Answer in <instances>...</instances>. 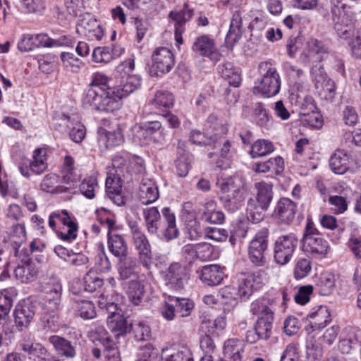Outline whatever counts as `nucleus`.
Masks as SVG:
<instances>
[{
	"label": "nucleus",
	"mask_w": 361,
	"mask_h": 361,
	"mask_svg": "<svg viewBox=\"0 0 361 361\" xmlns=\"http://www.w3.org/2000/svg\"><path fill=\"white\" fill-rule=\"evenodd\" d=\"M82 104L86 109L111 113L120 109L121 102L112 96L111 90L95 88L85 92Z\"/></svg>",
	"instance_id": "f257e3e1"
},
{
	"label": "nucleus",
	"mask_w": 361,
	"mask_h": 361,
	"mask_svg": "<svg viewBox=\"0 0 361 361\" xmlns=\"http://www.w3.org/2000/svg\"><path fill=\"white\" fill-rule=\"evenodd\" d=\"M262 73V78L255 83L253 87V92L267 97L276 95L280 90L281 79L276 69L271 63L267 61L261 62L259 65Z\"/></svg>",
	"instance_id": "f03ea898"
},
{
	"label": "nucleus",
	"mask_w": 361,
	"mask_h": 361,
	"mask_svg": "<svg viewBox=\"0 0 361 361\" xmlns=\"http://www.w3.org/2000/svg\"><path fill=\"white\" fill-rule=\"evenodd\" d=\"M130 228L133 244L137 252L138 262L147 270H150L153 264L151 245L137 224H130Z\"/></svg>",
	"instance_id": "7ed1b4c3"
},
{
	"label": "nucleus",
	"mask_w": 361,
	"mask_h": 361,
	"mask_svg": "<svg viewBox=\"0 0 361 361\" xmlns=\"http://www.w3.org/2000/svg\"><path fill=\"white\" fill-rule=\"evenodd\" d=\"M48 168L47 151L45 148H37L33 152L32 159H20L18 169L23 176L30 178L32 175H41Z\"/></svg>",
	"instance_id": "20e7f679"
},
{
	"label": "nucleus",
	"mask_w": 361,
	"mask_h": 361,
	"mask_svg": "<svg viewBox=\"0 0 361 361\" xmlns=\"http://www.w3.org/2000/svg\"><path fill=\"white\" fill-rule=\"evenodd\" d=\"M298 239L293 233L279 236L274 243V259L280 265L288 264L298 246Z\"/></svg>",
	"instance_id": "39448f33"
},
{
	"label": "nucleus",
	"mask_w": 361,
	"mask_h": 361,
	"mask_svg": "<svg viewBox=\"0 0 361 361\" xmlns=\"http://www.w3.org/2000/svg\"><path fill=\"white\" fill-rule=\"evenodd\" d=\"M302 242L304 251L318 255H326L329 247L328 242L321 237L310 219L307 220Z\"/></svg>",
	"instance_id": "423d86ee"
},
{
	"label": "nucleus",
	"mask_w": 361,
	"mask_h": 361,
	"mask_svg": "<svg viewBox=\"0 0 361 361\" xmlns=\"http://www.w3.org/2000/svg\"><path fill=\"white\" fill-rule=\"evenodd\" d=\"M268 237L269 230L263 228L255 234L250 243L249 258L256 266L261 267L265 264L264 252L268 247Z\"/></svg>",
	"instance_id": "0eeeda50"
},
{
	"label": "nucleus",
	"mask_w": 361,
	"mask_h": 361,
	"mask_svg": "<svg viewBox=\"0 0 361 361\" xmlns=\"http://www.w3.org/2000/svg\"><path fill=\"white\" fill-rule=\"evenodd\" d=\"M312 80L318 93L326 99H332L335 96L334 82L329 78L322 66L316 64L312 68Z\"/></svg>",
	"instance_id": "6e6552de"
},
{
	"label": "nucleus",
	"mask_w": 361,
	"mask_h": 361,
	"mask_svg": "<svg viewBox=\"0 0 361 361\" xmlns=\"http://www.w3.org/2000/svg\"><path fill=\"white\" fill-rule=\"evenodd\" d=\"M42 288L45 307L50 312L57 310L60 307L62 293L60 280L55 277L49 278L42 283Z\"/></svg>",
	"instance_id": "1a4fd4ad"
},
{
	"label": "nucleus",
	"mask_w": 361,
	"mask_h": 361,
	"mask_svg": "<svg viewBox=\"0 0 361 361\" xmlns=\"http://www.w3.org/2000/svg\"><path fill=\"white\" fill-rule=\"evenodd\" d=\"M161 124L159 121H152L144 124H136L133 128L135 141L140 145H149L159 140L161 135Z\"/></svg>",
	"instance_id": "9d476101"
},
{
	"label": "nucleus",
	"mask_w": 361,
	"mask_h": 361,
	"mask_svg": "<svg viewBox=\"0 0 361 361\" xmlns=\"http://www.w3.org/2000/svg\"><path fill=\"white\" fill-rule=\"evenodd\" d=\"M152 65L151 72L154 75L164 74L171 71L174 66V56L167 47H160L155 49L152 54Z\"/></svg>",
	"instance_id": "9b49d317"
},
{
	"label": "nucleus",
	"mask_w": 361,
	"mask_h": 361,
	"mask_svg": "<svg viewBox=\"0 0 361 361\" xmlns=\"http://www.w3.org/2000/svg\"><path fill=\"white\" fill-rule=\"evenodd\" d=\"M19 348L35 361H60L56 357L51 355L41 343L35 342L30 338H24L19 343Z\"/></svg>",
	"instance_id": "f8f14e48"
},
{
	"label": "nucleus",
	"mask_w": 361,
	"mask_h": 361,
	"mask_svg": "<svg viewBox=\"0 0 361 361\" xmlns=\"http://www.w3.org/2000/svg\"><path fill=\"white\" fill-rule=\"evenodd\" d=\"M188 279L186 267L178 262L171 264L165 275L166 285L175 290H182Z\"/></svg>",
	"instance_id": "ddd939ff"
},
{
	"label": "nucleus",
	"mask_w": 361,
	"mask_h": 361,
	"mask_svg": "<svg viewBox=\"0 0 361 361\" xmlns=\"http://www.w3.org/2000/svg\"><path fill=\"white\" fill-rule=\"evenodd\" d=\"M77 32L91 40H100L104 30L99 23L89 13L82 16L77 24Z\"/></svg>",
	"instance_id": "4468645a"
},
{
	"label": "nucleus",
	"mask_w": 361,
	"mask_h": 361,
	"mask_svg": "<svg viewBox=\"0 0 361 361\" xmlns=\"http://www.w3.org/2000/svg\"><path fill=\"white\" fill-rule=\"evenodd\" d=\"M273 315L268 314L267 317H259L255 327L247 331L246 339L250 343H255L258 340H267L270 338L272 329Z\"/></svg>",
	"instance_id": "2eb2a0df"
},
{
	"label": "nucleus",
	"mask_w": 361,
	"mask_h": 361,
	"mask_svg": "<svg viewBox=\"0 0 361 361\" xmlns=\"http://www.w3.org/2000/svg\"><path fill=\"white\" fill-rule=\"evenodd\" d=\"M330 6L332 18L335 22V27L338 36L345 39L350 38L353 34L350 33L351 27L346 26L347 28H343L341 26L343 22V18L345 15L346 5L341 0H330Z\"/></svg>",
	"instance_id": "dca6fc26"
},
{
	"label": "nucleus",
	"mask_w": 361,
	"mask_h": 361,
	"mask_svg": "<svg viewBox=\"0 0 361 361\" xmlns=\"http://www.w3.org/2000/svg\"><path fill=\"white\" fill-rule=\"evenodd\" d=\"M35 311L34 306L29 302H19L14 311V322L18 331L28 327L32 321Z\"/></svg>",
	"instance_id": "f3484780"
},
{
	"label": "nucleus",
	"mask_w": 361,
	"mask_h": 361,
	"mask_svg": "<svg viewBox=\"0 0 361 361\" xmlns=\"http://www.w3.org/2000/svg\"><path fill=\"white\" fill-rule=\"evenodd\" d=\"M309 324L305 327L307 334L321 329L331 322V315L326 307H320L317 311L310 313L307 317Z\"/></svg>",
	"instance_id": "a211bd4d"
},
{
	"label": "nucleus",
	"mask_w": 361,
	"mask_h": 361,
	"mask_svg": "<svg viewBox=\"0 0 361 361\" xmlns=\"http://www.w3.org/2000/svg\"><path fill=\"white\" fill-rule=\"evenodd\" d=\"M48 341L58 355L68 359H73L76 357L75 345L71 341L58 335L49 336Z\"/></svg>",
	"instance_id": "6ab92c4d"
},
{
	"label": "nucleus",
	"mask_w": 361,
	"mask_h": 361,
	"mask_svg": "<svg viewBox=\"0 0 361 361\" xmlns=\"http://www.w3.org/2000/svg\"><path fill=\"white\" fill-rule=\"evenodd\" d=\"M274 213L281 222L289 224L295 218L296 204L289 198H281L277 202Z\"/></svg>",
	"instance_id": "aec40b11"
},
{
	"label": "nucleus",
	"mask_w": 361,
	"mask_h": 361,
	"mask_svg": "<svg viewBox=\"0 0 361 361\" xmlns=\"http://www.w3.org/2000/svg\"><path fill=\"white\" fill-rule=\"evenodd\" d=\"M138 195L143 204L155 202L159 196L155 182L152 179L143 178L140 183Z\"/></svg>",
	"instance_id": "412c9836"
},
{
	"label": "nucleus",
	"mask_w": 361,
	"mask_h": 361,
	"mask_svg": "<svg viewBox=\"0 0 361 361\" xmlns=\"http://www.w3.org/2000/svg\"><path fill=\"white\" fill-rule=\"evenodd\" d=\"M107 326L110 331L118 340L121 336H126L130 331L131 323L122 314H114L107 318Z\"/></svg>",
	"instance_id": "4be33fe9"
},
{
	"label": "nucleus",
	"mask_w": 361,
	"mask_h": 361,
	"mask_svg": "<svg viewBox=\"0 0 361 361\" xmlns=\"http://www.w3.org/2000/svg\"><path fill=\"white\" fill-rule=\"evenodd\" d=\"M219 188L218 194L220 197L242 190L243 181L238 176L218 178L216 183Z\"/></svg>",
	"instance_id": "5701e85b"
},
{
	"label": "nucleus",
	"mask_w": 361,
	"mask_h": 361,
	"mask_svg": "<svg viewBox=\"0 0 361 361\" xmlns=\"http://www.w3.org/2000/svg\"><path fill=\"white\" fill-rule=\"evenodd\" d=\"M224 272L218 264H209L202 268L200 280L209 286H218L224 279Z\"/></svg>",
	"instance_id": "b1692460"
},
{
	"label": "nucleus",
	"mask_w": 361,
	"mask_h": 361,
	"mask_svg": "<svg viewBox=\"0 0 361 361\" xmlns=\"http://www.w3.org/2000/svg\"><path fill=\"white\" fill-rule=\"evenodd\" d=\"M140 86V78L134 75H129L123 84H121L112 90L111 94L121 102L122 98L128 97Z\"/></svg>",
	"instance_id": "393cba45"
},
{
	"label": "nucleus",
	"mask_w": 361,
	"mask_h": 361,
	"mask_svg": "<svg viewBox=\"0 0 361 361\" xmlns=\"http://www.w3.org/2000/svg\"><path fill=\"white\" fill-rule=\"evenodd\" d=\"M306 101L308 102L309 111L306 110L305 104L300 107L301 120L307 126L318 128L322 126V121L319 114L316 111L317 107L314 104V100L312 97H308Z\"/></svg>",
	"instance_id": "a878e982"
},
{
	"label": "nucleus",
	"mask_w": 361,
	"mask_h": 361,
	"mask_svg": "<svg viewBox=\"0 0 361 361\" xmlns=\"http://www.w3.org/2000/svg\"><path fill=\"white\" fill-rule=\"evenodd\" d=\"M259 288L255 274H242L238 278V294L241 298H248Z\"/></svg>",
	"instance_id": "bb28decb"
},
{
	"label": "nucleus",
	"mask_w": 361,
	"mask_h": 361,
	"mask_svg": "<svg viewBox=\"0 0 361 361\" xmlns=\"http://www.w3.org/2000/svg\"><path fill=\"white\" fill-rule=\"evenodd\" d=\"M192 50L200 56L212 57L216 54L217 49L213 39L207 35H202L194 42Z\"/></svg>",
	"instance_id": "cd10ccee"
},
{
	"label": "nucleus",
	"mask_w": 361,
	"mask_h": 361,
	"mask_svg": "<svg viewBox=\"0 0 361 361\" xmlns=\"http://www.w3.org/2000/svg\"><path fill=\"white\" fill-rule=\"evenodd\" d=\"M349 157L343 149H337L329 159L331 170L336 174H344L349 169Z\"/></svg>",
	"instance_id": "c85d7f7f"
},
{
	"label": "nucleus",
	"mask_w": 361,
	"mask_h": 361,
	"mask_svg": "<svg viewBox=\"0 0 361 361\" xmlns=\"http://www.w3.org/2000/svg\"><path fill=\"white\" fill-rule=\"evenodd\" d=\"M109 250L118 259L128 256V246L124 238L118 234L108 232Z\"/></svg>",
	"instance_id": "c756f323"
},
{
	"label": "nucleus",
	"mask_w": 361,
	"mask_h": 361,
	"mask_svg": "<svg viewBox=\"0 0 361 361\" xmlns=\"http://www.w3.org/2000/svg\"><path fill=\"white\" fill-rule=\"evenodd\" d=\"M98 141L101 145L108 149L122 144L124 142V137L119 128L114 131L101 129L99 130Z\"/></svg>",
	"instance_id": "7c9ffc66"
},
{
	"label": "nucleus",
	"mask_w": 361,
	"mask_h": 361,
	"mask_svg": "<svg viewBox=\"0 0 361 361\" xmlns=\"http://www.w3.org/2000/svg\"><path fill=\"white\" fill-rule=\"evenodd\" d=\"M256 190V196L254 200L263 206L269 208L273 200V185L271 183L261 181L255 184Z\"/></svg>",
	"instance_id": "2f4dec72"
},
{
	"label": "nucleus",
	"mask_w": 361,
	"mask_h": 361,
	"mask_svg": "<svg viewBox=\"0 0 361 361\" xmlns=\"http://www.w3.org/2000/svg\"><path fill=\"white\" fill-rule=\"evenodd\" d=\"M38 270L34 262L27 259L23 264L18 265L14 270V274L17 279L22 283H28L34 281L37 278Z\"/></svg>",
	"instance_id": "473e14b6"
},
{
	"label": "nucleus",
	"mask_w": 361,
	"mask_h": 361,
	"mask_svg": "<svg viewBox=\"0 0 361 361\" xmlns=\"http://www.w3.org/2000/svg\"><path fill=\"white\" fill-rule=\"evenodd\" d=\"M242 32V17L238 11L233 14L230 28L226 37V43L229 47H233L241 37Z\"/></svg>",
	"instance_id": "72a5a7b5"
},
{
	"label": "nucleus",
	"mask_w": 361,
	"mask_h": 361,
	"mask_svg": "<svg viewBox=\"0 0 361 361\" xmlns=\"http://www.w3.org/2000/svg\"><path fill=\"white\" fill-rule=\"evenodd\" d=\"M268 209L267 207L254 200V198L250 197L247 202L246 207V216L248 221L258 224L261 222L264 216L265 212Z\"/></svg>",
	"instance_id": "f704fd0d"
},
{
	"label": "nucleus",
	"mask_w": 361,
	"mask_h": 361,
	"mask_svg": "<svg viewBox=\"0 0 361 361\" xmlns=\"http://www.w3.org/2000/svg\"><path fill=\"white\" fill-rule=\"evenodd\" d=\"M145 226L149 234H157L160 227L161 215L157 208L152 207L143 210Z\"/></svg>",
	"instance_id": "c9c22d12"
},
{
	"label": "nucleus",
	"mask_w": 361,
	"mask_h": 361,
	"mask_svg": "<svg viewBox=\"0 0 361 361\" xmlns=\"http://www.w3.org/2000/svg\"><path fill=\"white\" fill-rule=\"evenodd\" d=\"M216 202L209 201L204 205L202 219L211 224H222L224 221V214L221 210L216 209Z\"/></svg>",
	"instance_id": "e433bc0d"
},
{
	"label": "nucleus",
	"mask_w": 361,
	"mask_h": 361,
	"mask_svg": "<svg viewBox=\"0 0 361 361\" xmlns=\"http://www.w3.org/2000/svg\"><path fill=\"white\" fill-rule=\"evenodd\" d=\"M243 343L238 339H228L224 343V353L233 361H240L243 352Z\"/></svg>",
	"instance_id": "4c0bfd02"
},
{
	"label": "nucleus",
	"mask_w": 361,
	"mask_h": 361,
	"mask_svg": "<svg viewBox=\"0 0 361 361\" xmlns=\"http://www.w3.org/2000/svg\"><path fill=\"white\" fill-rule=\"evenodd\" d=\"M161 212L166 223L164 236L168 240L176 238L178 236L179 231L176 227L175 214L169 207H164Z\"/></svg>",
	"instance_id": "58836bf2"
},
{
	"label": "nucleus",
	"mask_w": 361,
	"mask_h": 361,
	"mask_svg": "<svg viewBox=\"0 0 361 361\" xmlns=\"http://www.w3.org/2000/svg\"><path fill=\"white\" fill-rule=\"evenodd\" d=\"M244 199L245 197L242 190L219 197L224 207L230 212H235L238 210L241 207Z\"/></svg>",
	"instance_id": "ea45409f"
},
{
	"label": "nucleus",
	"mask_w": 361,
	"mask_h": 361,
	"mask_svg": "<svg viewBox=\"0 0 361 361\" xmlns=\"http://www.w3.org/2000/svg\"><path fill=\"white\" fill-rule=\"evenodd\" d=\"M335 288V276L331 273L321 274L316 288L321 295H330Z\"/></svg>",
	"instance_id": "a19ab883"
},
{
	"label": "nucleus",
	"mask_w": 361,
	"mask_h": 361,
	"mask_svg": "<svg viewBox=\"0 0 361 361\" xmlns=\"http://www.w3.org/2000/svg\"><path fill=\"white\" fill-rule=\"evenodd\" d=\"M221 76L228 80L230 85L238 87L241 82V77L238 73V70L235 69L231 62H226L219 68Z\"/></svg>",
	"instance_id": "79ce46f5"
},
{
	"label": "nucleus",
	"mask_w": 361,
	"mask_h": 361,
	"mask_svg": "<svg viewBox=\"0 0 361 361\" xmlns=\"http://www.w3.org/2000/svg\"><path fill=\"white\" fill-rule=\"evenodd\" d=\"M192 16L193 9L189 8L187 4H184L183 10L171 11L169 14V17L175 22V28H183V25L191 19Z\"/></svg>",
	"instance_id": "37998d69"
},
{
	"label": "nucleus",
	"mask_w": 361,
	"mask_h": 361,
	"mask_svg": "<svg viewBox=\"0 0 361 361\" xmlns=\"http://www.w3.org/2000/svg\"><path fill=\"white\" fill-rule=\"evenodd\" d=\"M274 150L272 142L264 139H259L252 145L250 154L252 158L264 157Z\"/></svg>",
	"instance_id": "c03bdc74"
},
{
	"label": "nucleus",
	"mask_w": 361,
	"mask_h": 361,
	"mask_svg": "<svg viewBox=\"0 0 361 361\" xmlns=\"http://www.w3.org/2000/svg\"><path fill=\"white\" fill-rule=\"evenodd\" d=\"M136 260L133 257L126 256L119 259L118 272L122 279H128L135 274Z\"/></svg>",
	"instance_id": "a18cd8bd"
},
{
	"label": "nucleus",
	"mask_w": 361,
	"mask_h": 361,
	"mask_svg": "<svg viewBox=\"0 0 361 361\" xmlns=\"http://www.w3.org/2000/svg\"><path fill=\"white\" fill-rule=\"evenodd\" d=\"M76 119L65 114H57L54 118V126L59 133H68Z\"/></svg>",
	"instance_id": "49530a36"
},
{
	"label": "nucleus",
	"mask_w": 361,
	"mask_h": 361,
	"mask_svg": "<svg viewBox=\"0 0 361 361\" xmlns=\"http://www.w3.org/2000/svg\"><path fill=\"white\" fill-rule=\"evenodd\" d=\"M97 188V179L92 176L84 178L80 185V191L87 198L93 199L96 195Z\"/></svg>",
	"instance_id": "de8ad7c7"
},
{
	"label": "nucleus",
	"mask_w": 361,
	"mask_h": 361,
	"mask_svg": "<svg viewBox=\"0 0 361 361\" xmlns=\"http://www.w3.org/2000/svg\"><path fill=\"white\" fill-rule=\"evenodd\" d=\"M169 300L171 302H173L176 313L181 317L189 316L194 308V303L189 299L173 298Z\"/></svg>",
	"instance_id": "09e8293b"
},
{
	"label": "nucleus",
	"mask_w": 361,
	"mask_h": 361,
	"mask_svg": "<svg viewBox=\"0 0 361 361\" xmlns=\"http://www.w3.org/2000/svg\"><path fill=\"white\" fill-rule=\"evenodd\" d=\"M128 295L132 303L138 305L144 295V286L138 281H132L129 284Z\"/></svg>",
	"instance_id": "8fccbe9b"
},
{
	"label": "nucleus",
	"mask_w": 361,
	"mask_h": 361,
	"mask_svg": "<svg viewBox=\"0 0 361 361\" xmlns=\"http://www.w3.org/2000/svg\"><path fill=\"white\" fill-rule=\"evenodd\" d=\"M75 303V309L82 319H91L96 316L95 307L91 301L80 300Z\"/></svg>",
	"instance_id": "3c124183"
},
{
	"label": "nucleus",
	"mask_w": 361,
	"mask_h": 361,
	"mask_svg": "<svg viewBox=\"0 0 361 361\" xmlns=\"http://www.w3.org/2000/svg\"><path fill=\"white\" fill-rule=\"evenodd\" d=\"M61 183V178L56 173H48L43 178L40 188L47 192H58V187Z\"/></svg>",
	"instance_id": "603ef678"
},
{
	"label": "nucleus",
	"mask_w": 361,
	"mask_h": 361,
	"mask_svg": "<svg viewBox=\"0 0 361 361\" xmlns=\"http://www.w3.org/2000/svg\"><path fill=\"white\" fill-rule=\"evenodd\" d=\"M192 156L188 152L180 154L176 160V172L178 176L185 177L190 170Z\"/></svg>",
	"instance_id": "864d4df0"
},
{
	"label": "nucleus",
	"mask_w": 361,
	"mask_h": 361,
	"mask_svg": "<svg viewBox=\"0 0 361 361\" xmlns=\"http://www.w3.org/2000/svg\"><path fill=\"white\" fill-rule=\"evenodd\" d=\"M85 290L87 292H94L101 288L104 284L102 279L99 277L97 274L93 271H89L85 276L84 279Z\"/></svg>",
	"instance_id": "5fc2aeb1"
},
{
	"label": "nucleus",
	"mask_w": 361,
	"mask_h": 361,
	"mask_svg": "<svg viewBox=\"0 0 361 361\" xmlns=\"http://www.w3.org/2000/svg\"><path fill=\"white\" fill-rule=\"evenodd\" d=\"M164 361H193L190 350L185 346L163 357Z\"/></svg>",
	"instance_id": "6e6d98bb"
},
{
	"label": "nucleus",
	"mask_w": 361,
	"mask_h": 361,
	"mask_svg": "<svg viewBox=\"0 0 361 361\" xmlns=\"http://www.w3.org/2000/svg\"><path fill=\"white\" fill-rule=\"evenodd\" d=\"M130 331L133 332L137 341H147L151 336L149 327L141 322L131 323Z\"/></svg>",
	"instance_id": "4d7b16f0"
},
{
	"label": "nucleus",
	"mask_w": 361,
	"mask_h": 361,
	"mask_svg": "<svg viewBox=\"0 0 361 361\" xmlns=\"http://www.w3.org/2000/svg\"><path fill=\"white\" fill-rule=\"evenodd\" d=\"M36 40H38L39 44L43 47H54V46H70L72 44L71 39H67L66 37H63L58 40L49 38L46 34H38L34 37Z\"/></svg>",
	"instance_id": "13d9d810"
},
{
	"label": "nucleus",
	"mask_w": 361,
	"mask_h": 361,
	"mask_svg": "<svg viewBox=\"0 0 361 361\" xmlns=\"http://www.w3.org/2000/svg\"><path fill=\"white\" fill-rule=\"evenodd\" d=\"M63 224L68 227L66 233L61 232L59 234L60 238L64 241L71 242L77 237L78 226L73 221L69 216H66L63 219Z\"/></svg>",
	"instance_id": "bf43d9fd"
},
{
	"label": "nucleus",
	"mask_w": 361,
	"mask_h": 361,
	"mask_svg": "<svg viewBox=\"0 0 361 361\" xmlns=\"http://www.w3.org/2000/svg\"><path fill=\"white\" fill-rule=\"evenodd\" d=\"M60 57L64 66L70 68L72 72H78L83 65V63L75 57L73 53L62 52Z\"/></svg>",
	"instance_id": "052dcab7"
},
{
	"label": "nucleus",
	"mask_w": 361,
	"mask_h": 361,
	"mask_svg": "<svg viewBox=\"0 0 361 361\" xmlns=\"http://www.w3.org/2000/svg\"><path fill=\"white\" fill-rule=\"evenodd\" d=\"M255 122L261 127H267L270 122L268 111L262 103H257L254 112Z\"/></svg>",
	"instance_id": "680f3d73"
},
{
	"label": "nucleus",
	"mask_w": 361,
	"mask_h": 361,
	"mask_svg": "<svg viewBox=\"0 0 361 361\" xmlns=\"http://www.w3.org/2000/svg\"><path fill=\"white\" fill-rule=\"evenodd\" d=\"M154 101L160 107L170 108L173 105L174 98L167 91H159L156 93Z\"/></svg>",
	"instance_id": "e2e57ef3"
},
{
	"label": "nucleus",
	"mask_w": 361,
	"mask_h": 361,
	"mask_svg": "<svg viewBox=\"0 0 361 361\" xmlns=\"http://www.w3.org/2000/svg\"><path fill=\"white\" fill-rule=\"evenodd\" d=\"M85 134L86 130L85 126L77 120L75 121L68 133L70 138L77 143L82 142Z\"/></svg>",
	"instance_id": "0e129e2a"
},
{
	"label": "nucleus",
	"mask_w": 361,
	"mask_h": 361,
	"mask_svg": "<svg viewBox=\"0 0 361 361\" xmlns=\"http://www.w3.org/2000/svg\"><path fill=\"white\" fill-rule=\"evenodd\" d=\"M311 271V264L310 260L307 259H300L295 264L294 269V276L296 279H300L305 277Z\"/></svg>",
	"instance_id": "69168bd1"
},
{
	"label": "nucleus",
	"mask_w": 361,
	"mask_h": 361,
	"mask_svg": "<svg viewBox=\"0 0 361 361\" xmlns=\"http://www.w3.org/2000/svg\"><path fill=\"white\" fill-rule=\"evenodd\" d=\"M92 59L96 63H108L111 61L110 48L107 47L95 48L92 53Z\"/></svg>",
	"instance_id": "338daca9"
},
{
	"label": "nucleus",
	"mask_w": 361,
	"mask_h": 361,
	"mask_svg": "<svg viewBox=\"0 0 361 361\" xmlns=\"http://www.w3.org/2000/svg\"><path fill=\"white\" fill-rule=\"evenodd\" d=\"M348 44L350 47L352 54L355 58L361 59V28L353 35V37L349 41Z\"/></svg>",
	"instance_id": "774afa93"
}]
</instances>
